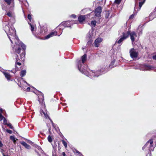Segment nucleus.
I'll list each match as a JSON object with an SVG mask.
<instances>
[{
	"instance_id": "1",
	"label": "nucleus",
	"mask_w": 156,
	"mask_h": 156,
	"mask_svg": "<svg viewBox=\"0 0 156 156\" xmlns=\"http://www.w3.org/2000/svg\"><path fill=\"white\" fill-rule=\"evenodd\" d=\"M3 26L4 30L7 34L11 43H13L12 39L15 42V44L12 48L13 50L15 52L19 54L20 52L21 47L23 50V52L20 55V58H24L25 55V50L26 49V46L20 41L18 37L16 36V31L12 25L11 24L10 25V23L6 22L3 23Z\"/></svg>"
},
{
	"instance_id": "2",
	"label": "nucleus",
	"mask_w": 156,
	"mask_h": 156,
	"mask_svg": "<svg viewBox=\"0 0 156 156\" xmlns=\"http://www.w3.org/2000/svg\"><path fill=\"white\" fill-rule=\"evenodd\" d=\"M88 63L87 59H80L76 61V66L79 71L82 73L84 74L91 79H93L94 77H98L102 74H104L110 69L108 66L104 65L101 67L100 69L95 71L90 70H87V64Z\"/></svg>"
},
{
	"instance_id": "3",
	"label": "nucleus",
	"mask_w": 156,
	"mask_h": 156,
	"mask_svg": "<svg viewBox=\"0 0 156 156\" xmlns=\"http://www.w3.org/2000/svg\"><path fill=\"white\" fill-rule=\"evenodd\" d=\"M153 140L152 139H150L143 147V150H144L146 147H147V148H148V150L150 152H151V151H153L155 146L153 145Z\"/></svg>"
},
{
	"instance_id": "4",
	"label": "nucleus",
	"mask_w": 156,
	"mask_h": 156,
	"mask_svg": "<svg viewBox=\"0 0 156 156\" xmlns=\"http://www.w3.org/2000/svg\"><path fill=\"white\" fill-rule=\"evenodd\" d=\"M139 69L140 70L144 71H150L152 70L154 67L148 64L139 65Z\"/></svg>"
},
{
	"instance_id": "5",
	"label": "nucleus",
	"mask_w": 156,
	"mask_h": 156,
	"mask_svg": "<svg viewBox=\"0 0 156 156\" xmlns=\"http://www.w3.org/2000/svg\"><path fill=\"white\" fill-rule=\"evenodd\" d=\"M40 113L42 116L44 117L46 119H50V117L47 114V111L44 105L42 106L40 111Z\"/></svg>"
},
{
	"instance_id": "6",
	"label": "nucleus",
	"mask_w": 156,
	"mask_h": 156,
	"mask_svg": "<svg viewBox=\"0 0 156 156\" xmlns=\"http://www.w3.org/2000/svg\"><path fill=\"white\" fill-rule=\"evenodd\" d=\"M120 61L119 59H112L109 65V68L110 69L116 67L119 64Z\"/></svg>"
},
{
	"instance_id": "7",
	"label": "nucleus",
	"mask_w": 156,
	"mask_h": 156,
	"mask_svg": "<svg viewBox=\"0 0 156 156\" xmlns=\"http://www.w3.org/2000/svg\"><path fill=\"white\" fill-rule=\"evenodd\" d=\"M73 23L72 21H66L62 23L58 26V27L60 29H63L62 26L64 27H70Z\"/></svg>"
},
{
	"instance_id": "8",
	"label": "nucleus",
	"mask_w": 156,
	"mask_h": 156,
	"mask_svg": "<svg viewBox=\"0 0 156 156\" xmlns=\"http://www.w3.org/2000/svg\"><path fill=\"white\" fill-rule=\"evenodd\" d=\"M93 34V31H90L87 35L86 38L88 40L87 44L89 45L91 44L92 42V39Z\"/></svg>"
},
{
	"instance_id": "9",
	"label": "nucleus",
	"mask_w": 156,
	"mask_h": 156,
	"mask_svg": "<svg viewBox=\"0 0 156 156\" xmlns=\"http://www.w3.org/2000/svg\"><path fill=\"white\" fill-rule=\"evenodd\" d=\"M138 5L137 3L135 2V7H134L133 14L131 15L129 17V18L130 19H133L134 17V15H136L138 11L140 9H138L139 8V7L138 8Z\"/></svg>"
},
{
	"instance_id": "10",
	"label": "nucleus",
	"mask_w": 156,
	"mask_h": 156,
	"mask_svg": "<svg viewBox=\"0 0 156 156\" xmlns=\"http://www.w3.org/2000/svg\"><path fill=\"white\" fill-rule=\"evenodd\" d=\"M37 94L38 95V101L40 103H43L44 101V95L40 91H38Z\"/></svg>"
},
{
	"instance_id": "11",
	"label": "nucleus",
	"mask_w": 156,
	"mask_h": 156,
	"mask_svg": "<svg viewBox=\"0 0 156 156\" xmlns=\"http://www.w3.org/2000/svg\"><path fill=\"white\" fill-rule=\"evenodd\" d=\"M130 55L131 57L133 58H136L138 55V52L134 48H132L130 51Z\"/></svg>"
},
{
	"instance_id": "12",
	"label": "nucleus",
	"mask_w": 156,
	"mask_h": 156,
	"mask_svg": "<svg viewBox=\"0 0 156 156\" xmlns=\"http://www.w3.org/2000/svg\"><path fill=\"white\" fill-rule=\"evenodd\" d=\"M101 11V8L100 6L98 7L95 10L94 12L95 15L97 16H100Z\"/></svg>"
},
{
	"instance_id": "13",
	"label": "nucleus",
	"mask_w": 156,
	"mask_h": 156,
	"mask_svg": "<svg viewBox=\"0 0 156 156\" xmlns=\"http://www.w3.org/2000/svg\"><path fill=\"white\" fill-rule=\"evenodd\" d=\"M7 15L9 17H11V19L9 20L10 22H11L12 23H15V19L13 14L10 12H8Z\"/></svg>"
},
{
	"instance_id": "14",
	"label": "nucleus",
	"mask_w": 156,
	"mask_h": 156,
	"mask_svg": "<svg viewBox=\"0 0 156 156\" xmlns=\"http://www.w3.org/2000/svg\"><path fill=\"white\" fill-rule=\"evenodd\" d=\"M130 32L129 29H128V30L126 31H124L122 33V35L121 36L125 40L129 37V35Z\"/></svg>"
},
{
	"instance_id": "15",
	"label": "nucleus",
	"mask_w": 156,
	"mask_h": 156,
	"mask_svg": "<svg viewBox=\"0 0 156 156\" xmlns=\"http://www.w3.org/2000/svg\"><path fill=\"white\" fill-rule=\"evenodd\" d=\"M102 39L100 37L97 38L94 41V45L96 47H98L100 45V43L102 41Z\"/></svg>"
},
{
	"instance_id": "16",
	"label": "nucleus",
	"mask_w": 156,
	"mask_h": 156,
	"mask_svg": "<svg viewBox=\"0 0 156 156\" xmlns=\"http://www.w3.org/2000/svg\"><path fill=\"white\" fill-rule=\"evenodd\" d=\"M93 13V12H91L89 14L84 16L80 15L79 16L78 18V20L79 22H83V21H84L86 17V16H90V15L91 14Z\"/></svg>"
},
{
	"instance_id": "17",
	"label": "nucleus",
	"mask_w": 156,
	"mask_h": 156,
	"mask_svg": "<svg viewBox=\"0 0 156 156\" xmlns=\"http://www.w3.org/2000/svg\"><path fill=\"white\" fill-rule=\"evenodd\" d=\"M129 35L132 42L133 43L135 40V38L137 36L136 33L134 31H132L131 33L130 32Z\"/></svg>"
},
{
	"instance_id": "18",
	"label": "nucleus",
	"mask_w": 156,
	"mask_h": 156,
	"mask_svg": "<svg viewBox=\"0 0 156 156\" xmlns=\"http://www.w3.org/2000/svg\"><path fill=\"white\" fill-rule=\"evenodd\" d=\"M5 2L8 5L10 6L11 7L13 8L14 6V0H5Z\"/></svg>"
},
{
	"instance_id": "19",
	"label": "nucleus",
	"mask_w": 156,
	"mask_h": 156,
	"mask_svg": "<svg viewBox=\"0 0 156 156\" xmlns=\"http://www.w3.org/2000/svg\"><path fill=\"white\" fill-rule=\"evenodd\" d=\"M57 33L56 31H54L51 32L50 34H48L45 37V39H48L49 38L53 36H54L57 35Z\"/></svg>"
},
{
	"instance_id": "20",
	"label": "nucleus",
	"mask_w": 156,
	"mask_h": 156,
	"mask_svg": "<svg viewBox=\"0 0 156 156\" xmlns=\"http://www.w3.org/2000/svg\"><path fill=\"white\" fill-rule=\"evenodd\" d=\"M48 30L46 27L45 26H43L41 28L40 33L42 34H44Z\"/></svg>"
},
{
	"instance_id": "21",
	"label": "nucleus",
	"mask_w": 156,
	"mask_h": 156,
	"mask_svg": "<svg viewBox=\"0 0 156 156\" xmlns=\"http://www.w3.org/2000/svg\"><path fill=\"white\" fill-rule=\"evenodd\" d=\"M21 144L25 147L26 148L28 149H30L31 148L30 146L27 144L24 141H23L21 143Z\"/></svg>"
},
{
	"instance_id": "22",
	"label": "nucleus",
	"mask_w": 156,
	"mask_h": 156,
	"mask_svg": "<svg viewBox=\"0 0 156 156\" xmlns=\"http://www.w3.org/2000/svg\"><path fill=\"white\" fill-rule=\"evenodd\" d=\"M125 39L122 37L121 36H120V38L119 40H117L115 43H118L119 44H120Z\"/></svg>"
},
{
	"instance_id": "23",
	"label": "nucleus",
	"mask_w": 156,
	"mask_h": 156,
	"mask_svg": "<svg viewBox=\"0 0 156 156\" xmlns=\"http://www.w3.org/2000/svg\"><path fill=\"white\" fill-rule=\"evenodd\" d=\"M21 2H22L26 7H27L29 6L28 3L26 0H19Z\"/></svg>"
},
{
	"instance_id": "24",
	"label": "nucleus",
	"mask_w": 156,
	"mask_h": 156,
	"mask_svg": "<svg viewBox=\"0 0 156 156\" xmlns=\"http://www.w3.org/2000/svg\"><path fill=\"white\" fill-rule=\"evenodd\" d=\"M139 8L138 9H141V8L142 6L143 5L145 2L146 0H139Z\"/></svg>"
},
{
	"instance_id": "25",
	"label": "nucleus",
	"mask_w": 156,
	"mask_h": 156,
	"mask_svg": "<svg viewBox=\"0 0 156 156\" xmlns=\"http://www.w3.org/2000/svg\"><path fill=\"white\" fill-rule=\"evenodd\" d=\"M26 73V70H23L20 72V76L21 77L24 76Z\"/></svg>"
},
{
	"instance_id": "26",
	"label": "nucleus",
	"mask_w": 156,
	"mask_h": 156,
	"mask_svg": "<svg viewBox=\"0 0 156 156\" xmlns=\"http://www.w3.org/2000/svg\"><path fill=\"white\" fill-rule=\"evenodd\" d=\"M5 76L6 78L8 80H10V76L8 73H4Z\"/></svg>"
},
{
	"instance_id": "27",
	"label": "nucleus",
	"mask_w": 156,
	"mask_h": 156,
	"mask_svg": "<svg viewBox=\"0 0 156 156\" xmlns=\"http://www.w3.org/2000/svg\"><path fill=\"white\" fill-rule=\"evenodd\" d=\"M28 24L30 25L31 31L32 32H33V31L34 30V28L35 26V25L34 24H31L29 23H28Z\"/></svg>"
},
{
	"instance_id": "28",
	"label": "nucleus",
	"mask_w": 156,
	"mask_h": 156,
	"mask_svg": "<svg viewBox=\"0 0 156 156\" xmlns=\"http://www.w3.org/2000/svg\"><path fill=\"white\" fill-rule=\"evenodd\" d=\"M105 17L106 18H109L110 16V12L109 11H106L105 12Z\"/></svg>"
},
{
	"instance_id": "29",
	"label": "nucleus",
	"mask_w": 156,
	"mask_h": 156,
	"mask_svg": "<svg viewBox=\"0 0 156 156\" xmlns=\"http://www.w3.org/2000/svg\"><path fill=\"white\" fill-rule=\"evenodd\" d=\"M10 139L12 140L14 143H15L16 140H17V139L15 138V136H11L10 137Z\"/></svg>"
},
{
	"instance_id": "30",
	"label": "nucleus",
	"mask_w": 156,
	"mask_h": 156,
	"mask_svg": "<svg viewBox=\"0 0 156 156\" xmlns=\"http://www.w3.org/2000/svg\"><path fill=\"white\" fill-rule=\"evenodd\" d=\"M62 144L64 146L65 148L67 147V144L66 142L64 140H62Z\"/></svg>"
},
{
	"instance_id": "31",
	"label": "nucleus",
	"mask_w": 156,
	"mask_h": 156,
	"mask_svg": "<svg viewBox=\"0 0 156 156\" xmlns=\"http://www.w3.org/2000/svg\"><path fill=\"white\" fill-rule=\"evenodd\" d=\"M96 24V21H92L91 22V25L93 26L94 27H95Z\"/></svg>"
},
{
	"instance_id": "32",
	"label": "nucleus",
	"mask_w": 156,
	"mask_h": 156,
	"mask_svg": "<svg viewBox=\"0 0 156 156\" xmlns=\"http://www.w3.org/2000/svg\"><path fill=\"white\" fill-rule=\"evenodd\" d=\"M47 139L48 141L49 142L51 143L52 142V140L51 136L50 135H49L48 136Z\"/></svg>"
},
{
	"instance_id": "33",
	"label": "nucleus",
	"mask_w": 156,
	"mask_h": 156,
	"mask_svg": "<svg viewBox=\"0 0 156 156\" xmlns=\"http://www.w3.org/2000/svg\"><path fill=\"white\" fill-rule=\"evenodd\" d=\"M3 120V123L5 125H7L8 124L7 123V121L6 119L4 117L2 119Z\"/></svg>"
},
{
	"instance_id": "34",
	"label": "nucleus",
	"mask_w": 156,
	"mask_h": 156,
	"mask_svg": "<svg viewBox=\"0 0 156 156\" xmlns=\"http://www.w3.org/2000/svg\"><path fill=\"white\" fill-rule=\"evenodd\" d=\"M50 120V121L51 122V124H52V125L55 128L56 127V126H57L55 124L52 122V120H51V119L50 118V119H49Z\"/></svg>"
},
{
	"instance_id": "35",
	"label": "nucleus",
	"mask_w": 156,
	"mask_h": 156,
	"mask_svg": "<svg viewBox=\"0 0 156 156\" xmlns=\"http://www.w3.org/2000/svg\"><path fill=\"white\" fill-rule=\"evenodd\" d=\"M7 125L11 129H13V127L12 124L11 123H8Z\"/></svg>"
},
{
	"instance_id": "36",
	"label": "nucleus",
	"mask_w": 156,
	"mask_h": 156,
	"mask_svg": "<svg viewBox=\"0 0 156 156\" xmlns=\"http://www.w3.org/2000/svg\"><path fill=\"white\" fill-rule=\"evenodd\" d=\"M27 18H28V19L30 21V22L31 21L32 17H31V15L30 14H29L28 15Z\"/></svg>"
},
{
	"instance_id": "37",
	"label": "nucleus",
	"mask_w": 156,
	"mask_h": 156,
	"mask_svg": "<svg viewBox=\"0 0 156 156\" xmlns=\"http://www.w3.org/2000/svg\"><path fill=\"white\" fill-rule=\"evenodd\" d=\"M6 132L9 134H12V131L10 130L7 129L6 130Z\"/></svg>"
},
{
	"instance_id": "38",
	"label": "nucleus",
	"mask_w": 156,
	"mask_h": 156,
	"mask_svg": "<svg viewBox=\"0 0 156 156\" xmlns=\"http://www.w3.org/2000/svg\"><path fill=\"white\" fill-rule=\"evenodd\" d=\"M4 118V117L2 115V114L0 113V121H2L3 119Z\"/></svg>"
},
{
	"instance_id": "39",
	"label": "nucleus",
	"mask_w": 156,
	"mask_h": 156,
	"mask_svg": "<svg viewBox=\"0 0 156 156\" xmlns=\"http://www.w3.org/2000/svg\"><path fill=\"white\" fill-rule=\"evenodd\" d=\"M122 0H115V2L117 4H119Z\"/></svg>"
},
{
	"instance_id": "40",
	"label": "nucleus",
	"mask_w": 156,
	"mask_h": 156,
	"mask_svg": "<svg viewBox=\"0 0 156 156\" xmlns=\"http://www.w3.org/2000/svg\"><path fill=\"white\" fill-rule=\"evenodd\" d=\"M76 153L79 154V155L80 156H84L80 152H79L77 150H76Z\"/></svg>"
},
{
	"instance_id": "41",
	"label": "nucleus",
	"mask_w": 156,
	"mask_h": 156,
	"mask_svg": "<svg viewBox=\"0 0 156 156\" xmlns=\"http://www.w3.org/2000/svg\"><path fill=\"white\" fill-rule=\"evenodd\" d=\"M87 57V55L86 54H84L83 56H82L81 58H86Z\"/></svg>"
},
{
	"instance_id": "42",
	"label": "nucleus",
	"mask_w": 156,
	"mask_h": 156,
	"mask_svg": "<svg viewBox=\"0 0 156 156\" xmlns=\"http://www.w3.org/2000/svg\"><path fill=\"white\" fill-rule=\"evenodd\" d=\"M17 65L19 66H20L21 65V63L20 62H16V65Z\"/></svg>"
},
{
	"instance_id": "43",
	"label": "nucleus",
	"mask_w": 156,
	"mask_h": 156,
	"mask_svg": "<svg viewBox=\"0 0 156 156\" xmlns=\"http://www.w3.org/2000/svg\"><path fill=\"white\" fill-rule=\"evenodd\" d=\"M71 17L73 18H75L76 17V16L75 15L73 14L71 15Z\"/></svg>"
},
{
	"instance_id": "44",
	"label": "nucleus",
	"mask_w": 156,
	"mask_h": 156,
	"mask_svg": "<svg viewBox=\"0 0 156 156\" xmlns=\"http://www.w3.org/2000/svg\"><path fill=\"white\" fill-rule=\"evenodd\" d=\"M30 87H27V89H26V91H30Z\"/></svg>"
},
{
	"instance_id": "45",
	"label": "nucleus",
	"mask_w": 156,
	"mask_h": 156,
	"mask_svg": "<svg viewBox=\"0 0 156 156\" xmlns=\"http://www.w3.org/2000/svg\"><path fill=\"white\" fill-rule=\"evenodd\" d=\"M3 146V144L0 141V148L2 147Z\"/></svg>"
},
{
	"instance_id": "46",
	"label": "nucleus",
	"mask_w": 156,
	"mask_h": 156,
	"mask_svg": "<svg viewBox=\"0 0 156 156\" xmlns=\"http://www.w3.org/2000/svg\"><path fill=\"white\" fill-rule=\"evenodd\" d=\"M4 151V150L0 148V151L2 153V154H3V153H3Z\"/></svg>"
},
{
	"instance_id": "47",
	"label": "nucleus",
	"mask_w": 156,
	"mask_h": 156,
	"mask_svg": "<svg viewBox=\"0 0 156 156\" xmlns=\"http://www.w3.org/2000/svg\"><path fill=\"white\" fill-rule=\"evenodd\" d=\"M153 59H156V55H154L153 56Z\"/></svg>"
},
{
	"instance_id": "48",
	"label": "nucleus",
	"mask_w": 156,
	"mask_h": 156,
	"mask_svg": "<svg viewBox=\"0 0 156 156\" xmlns=\"http://www.w3.org/2000/svg\"><path fill=\"white\" fill-rule=\"evenodd\" d=\"M62 154L63 155V156H65V155H66V154L64 152H62Z\"/></svg>"
},
{
	"instance_id": "49",
	"label": "nucleus",
	"mask_w": 156,
	"mask_h": 156,
	"mask_svg": "<svg viewBox=\"0 0 156 156\" xmlns=\"http://www.w3.org/2000/svg\"><path fill=\"white\" fill-rule=\"evenodd\" d=\"M2 9L3 10H5V8L4 7V5H2Z\"/></svg>"
},
{
	"instance_id": "50",
	"label": "nucleus",
	"mask_w": 156,
	"mask_h": 156,
	"mask_svg": "<svg viewBox=\"0 0 156 156\" xmlns=\"http://www.w3.org/2000/svg\"><path fill=\"white\" fill-rule=\"evenodd\" d=\"M15 58H15L16 59L17 58H18V56L17 55H16V57H15Z\"/></svg>"
},
{
	"instance_id": "51",
	"label": "nucleus",
	"mask_w": 156,
	"mask_h": 156,
	"mask_svg": "<svg viewBox=\"0 0 156 156\" xmlns=\"http://www.w3.org/2000/svg\"><path fill=\"white\" fill-rule=\"evenodd\" d=\"M3 156H8V155H5L4 153H3Z\"/></svg>"
},
{
	"instance_id": "52",
	"label": "nucleus",
	"mask_w": 156,
	"mask_h": 156,
	"mask_svg": "<svg viewBox=\"0 0 156 156\" xmlns=\"http://www.w3.org/2000/svg\"><path fill=\"white\" fill-rule=\"evenodd\" d=\"M39 148L41 150L42 153V152H43V150H42L41 148L40 147H39Z\"/></svg>"
},
{
	"instance_id": "53",
	"label": "nucleus",
	"mask_w": 156,
	"mask_h": 156,
	"mask_svg": "<svg viewBox=\"0 0 156 156\" xmlns=\"http://www.w3.org/2000/svg\"><path fill=\"white\" fill-rule=\"evenodd\" d=\"M142 34V32H140V33H139V34L140 35V34Z\"/></svg>"
},
{
	"instance_id": "54",
	"label": "nucleus",
	"mask_w": 156,
	"mask_h": 156,
	"mask_svg": "<svg viewBox=\"0 0 156 156\" xmlns=\"http://www.w3.org/2000/svg\"><path fill=\"white\" fill-rule=\"evenodd\" d=\"M18 86L20 87H21V86H20V85L19 84H18Z\"/></svg>"
},
{
	"instance_id": "55",
	"label": "nucleus",
	"mask_w": 156,
	"mask_h": 156,
	"mask_svg": "<svg viewBox=\"0 0 156 156\" xmlns=\"http://www.w3.org/2000/svg\"><path fill=\"white\" fill-rule=\"evenodd\" d=\"M146 148L147 149H147V150H148V148H147V147H146L144 149H145Z\"/></svg>"
},
{
	"instance_id": "56",
	"label": "nucleus",
	"mask_w": 156,
	"mask_h": 156,
	"mask_svg": "<svg viewBox=\"0 0 156 156\" xmlns=\"http://www.w3.org/2000/svg\"><path fill=\"white\" fill-rule=\"evenodd\" d=\"M24 82L28 84V83H27V82L26 81H24Z\"/></svg>"
},
{
	"instance_id": "57",
	"label": "nucleus",
	"mask_w": 156,
	"mask_h": 156,
	"mask_svg": "<svg viewBox=\"0 0 156 156\" xmlns=\"http://www.w3.org/2000/svg\"><path fill=\"white\" fill-rule=\"evenodd\" d=\"M82 49H83L84 48H82Z\"/></svg>"
},
{
	"instance_id": "58",
	"label": "nucleus",
	"mask_w": 156,
	"mask_h": 156,
	"mask_svg": "<svg viewBox=\"0 0 156 156\" xmlns=\"http://www.w3.org/2000/svg\"><path fill=\"white\" fill-rule=\"evenodd\" d=\"M154 59L156 60V59Z\"/></svg>"
}]
</instances>
